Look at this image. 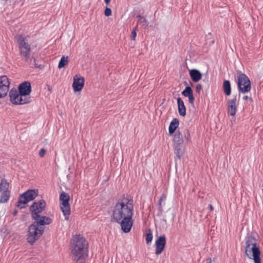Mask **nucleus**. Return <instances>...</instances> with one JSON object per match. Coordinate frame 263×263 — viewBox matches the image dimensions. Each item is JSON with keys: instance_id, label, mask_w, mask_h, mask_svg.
<instances>
[{"instance_id": "nucleus-1", "label": "nucleus", "mask_w": 263, "mask_h": 263, "mask_svg": "<svg viewBox=\"0 0 263 263\" xmlns=\"http://www.w3.org/2000/svg\"><path fill=\"white\" fill-rule=\"evenodd\" d=\"M134 203L129 197H123L115 205L112 211V219L120 224L121 230L128 233L133 225Z\"/></svg>"}, {"instance_id": "nucleus-2", "label": "nucleus", "mask_w": 263, "mask_h": 263, "mask_svg": "<svg viewBox=\"0 0 263 263\" xmlns=\"http://www.w3.org/2000/svg\"><path fill=\"white\" fill-rule=\"evenodd\" d=\"M32 218L35 221L28 228L27 237L28 242L31 245L42 235L44 231V226L51 222V219L47 216L37 215V217L33 216Z\"/></svg>"}, {"instance_id": "nucleus-3", "label": "nucleus", "mask_w": 263, "mask_h": 263, "mask_svg": "<svg viewBox=\"0 0 263 263\" xmlns=\"http://www.w3.org/2000/svg\"><path fill=\"white\" fill-rule=\"evenodd\" d=\"M72 258L76 263H85L87 256V242L80 235L75 236L71 245Z\"/></svg>"}, {"instance_id": "nucleus-4", "label": "nucleus", "mask_w": 263, "mask_h": 263, "mask_svg": "<svg viewBox=\"0 0 263 263\" xmlns=\"http://www.w3.org/2000/svg\"><path fill=\"white\" fill-rule=\"evenodd\" d=\"M244 247L245 254L249 259H253L254 263H261L260 251L254 236L250 235L246 237Z\"/></svg>"}, {"instance_id": "nucleus-5", "label": "nucleus", "mask_w": 263, "mask_h": 263, "mask_svg": "<svg viewBox=\"0 0 263 263\" xmlns=\"http://www.w3.org/2000/svg\"><path fill=\"white\" fill-rule=\"evenodd\" d=\"M15 39L18 44L20 53L25 62H28L30 60L31 46L27 39L22 35H17Z\"/></svg>"}, {"instance_id": "nucleus-6", "label": "nucleus", "mask_w": 263, "mask_h": 263, "mask_svg": "<svg viewBox=\"0 0 263 263\" xmlns=\"http://www.w3.org/2000/svg\"><path fill=\"white\" fill-rule=\"evenodd\" d=\"M11 102L16 105H22L28 103L31 101L29 97H25L15 89H12L9 91Z\"/></svg>"}, {"instance_id": "nucleus-7", "label": "nucleus", "mask_w": 263, "mask_h": 263, "mask_svg": "<svg viewBox=\"0 0 263 263\" xmlns=\"http://www.w3.org/2000/svg\"><path fill=\"white\" fill-rule=\"evenodd\" d=\"M37 190H28L20 195L17 206L20 209L25 207L27 203L34 199L37 196Z\"/></svg>"}, {"instance_id": "nucleus-8", "label": "nucleus", "mask_w": 263, "mask_h": 263, "mask_svg": "<svg viewBox=\"0 0 263 263\" xmlns=\"http://www.w3.org/2000/svg\"><path fill=\"white\" fill-rule=\"evenodd\" d=\"M61 209L65 216V220H68L70 214V208L69 203V196L68 194L63 192L60 194Z\"/></svg>"}, {"instance_id": "nucleus-9", "label": "nucleus", "mask_w": 263, "mask_h": 263, "mask_svg": "<svg viewBox=\"0 0 263 263\" xmlns=\"http://www.w3.org/2000/svg\"><path fill=\"white\" fill-rule=\"evenodd\" d=\"M238 87L239 91L243 93L248 92L251 90V82L246 74L241 73L238 76Z\"/></svg>"}, {"instance_id": "nucleus-10", "label": "nucleus", "mask_w": 263, "mask_h": 263, "mask_svg": "<svg viewBox=\"0 0 263 263\" xmlns=\"http://www.w3.org/2000/svg\"><path fill=\"white\" fill-rule=\"evenodd\" d=\"M46 202L44 200H40L37 202H34L30 207L32 216L37 217V215L41 213L46 207Z\"/></svg>"}, {"instance_id": "nucleus-11", "label": "nucleus", "mask_w": 263, "mask_h": 263, "mask_svg": "<svg viewBox=\"0 0 263 263\" xmlns=\"http://www.w3.org/2000/svg\"><path fill=\"white\" fill-rule=\"evenodd\" d=\"M8 186L9 184L6 181L2 180L0 183V192L2 193L0 198L1 203H6L10 198V194Z\"/></svg>"}, {"instance_id": "nucleus-12", "label": "nucleus", "mask_w": 263, "mask_h": 263, "mask_svg": "<svg viewBox=\"0 0 263 263\" xmlns=\"http://www.w3.org/2000/svg\"><path fill=\"white\" fill-rule=\"evenodd\" d=\"M10 83L6 76H0V99L5 97L9 89Z\"/></svg>"}, {"instance_id": "nucleus-13", "label": "nucleus", "mask_w": 263, "mask_h": 263, "mask_svg": "<svg viewBox=\"0 0 263 263\" xmlns=\"http://www.w3.org/2000/svg\"><path fill=\"white\" fill-rule=\"evenodd\" d=\"M166 237L164 235L158 237L155 241L156 246V251L155 254L156 255H159L164 250L166 245Z\"/></svg>"}, {"instance_id": "nucleus-14", "label": "nucleus", "mask_w": 263, "mask_h": 263, "mask_svg": "<svg viewBox=\"0 0 263 263\" xmlns=\"http://www.w3.org/2000/svg\"><path fill=\"white\" fill-rule=\"evenodd\" d=\"M84 85V78L76 75L73 77L72 87L75 92L81 90Z\"/></svg>"}, {"instance_id": "nucleus-15", "label": "nucleus", "mask_w": 263, "mask_h": 263, "mask_svg": "<svg viewBox=\"0 0 263 263\" xmlns=\"http://www.w3.org/2000/svg\"><path fill=\"white\" fill-rule=\"evenodd\" d=\"M18 91H19L23 96L29 97L28 96L31 91V84L29 82H24L20 84Z\"/></svg>"}, {"instance_id": "nucleus-16", "label": "nucleus", "mask_w": 263, "mask_h": 263, "mask_svg": "<svg viewBox=\"0 0 263 263\" xmlns=\"http://www.w3.org/2000/svg\"><path fill=\"white\" fill-rule=\"evenodd\" d=\"M236 96L228 101V113L231 116H235L236 112Z\"/></svg>"}, {"instance_id": "nucleus-17", "label": "nucleus", "mask_w": 263, "mask_h": 263, "mask_svg": "<svg viewBox=\"0 0 263 263\" xmlns=\"http://www.w3.org/2000/svg\"><path fill=\"white\" fill-rule=\"evenodd\" d=\"M173 148L175 154V160L177 158L180 160L184 153L185 148L184 145H173Z\"/></svg>"}, {"instance_id": "nucleus-18", "label": "nucleus", "mask_w": 263, "mask_h": 263, "mask_svg": "<svg viewBox=\"0 0 263 263\" xmlns=\"http://www.w3.org/2000/svg\"><path fill=\"white\" fill-rule=\"evenodd\" d=\"M182 94L184 97L189 98V101L191 104H194L195 99L193 96V90L190 86L186 87L184 90L182 92Z\"/></svg>"}, {"instance_id": "nucleus-19", "label": "nucleus", "mask_w": 263, "mask_h": 263, "mask_svg": "<svg viewBox=\"0 0 263 263\" xmlns=\"http://www.w3.org/2000/svg\"><path fill=\"white\" fill-rule=\"evenodd\" d=\"M189 73L190 77L194 82H198L201 79L202 74L199 70L193 69L190 70Z\"/></svg>"}, {"instance_id": "nucleus-20", "label": "nucleus", "mask_w": 263, "mask_h": 263, "mask_svg": "<svg viewBox=\"0 0 263 263\" xmlns=\"http://www.w3.org/2000/svg\"><path fill=\"white\" fill-rule=\"evenodd\" d=\"M178 112L180 116L184 117L186 115V108L183 100L180 98L177 99Z\"/></svg>"}, {"instance_id": "nucleus-21", "label": "nucleus", "mask_w": 263, "mask_h": 263, "mask_svg": "<svg viewBox=\"0 0 263 263\" xmlns=\"http://www.w3.org/2000/svg\"><path fill=\"white\" fill-rule=\"evenodd\" d=\"M183 138L182 134L177 131L174 135L173 145H183Z\"/></svg>"}, {"instance_id": "nucleus-22", "label": "nucleus", "mask_w": 263, "mask_h": 263, "mask_svg": "<svg viewBox=\"0 0 263 263\" xmlns=\"http://www.w3.org/2000/svg\"><path fill=\"white\" fill-rule=\"evenodd\" d=\"M179 124V120L177 118H174L172 120L168 128L170 134H172L175 132L177 128L178 127Z\"/></svg>"}, {"instance_id": "nucleus-23", "label": "nucleus", "mask_w": 263, "mask_h": 263, "mask_svg": "<svg viewBox=\"0 0 263 263\" xmlns=\"http://www.w3.org/2000/svg\"><path fill=\"white\" fill-rule=\"evenodd\" d=\"M137 18L138 24L144 28H146L148 27V23L147 20L143 16L139 14L136 17Z\"/></svg>"}, {"instance_id": "nucleus-24", "label": "nucleus", "mask_w": 263, "mask_h": 263, "mask_svg": "<svg viewBox=\"0 0 263 263\" xmlns=\"http://www.w3.org/2000/svg\"><path fill=\"white\" fill-rule=\"evenodd\" d=\"M223 91L226 95L229 96L231 93V84L229 81L225 80L223 83Z\"/></svg>"}, {"instance_id": "nucleus-25", "label": "nucleus", "mask_w": 263, "mask_h": 263, "mask_svg": "<svg viewBox=\"0 0 263 263\" xmlns=\"http://www.w3.org/2000/svg\"><path fill=\"white\" fill-rule=\"evenodd\" d=\"M68 57L67 56L66 57V56L63 55L62 57V58H61V60L59 63V65H58L59 68H62L68 64Z\"/></svg>"}, {"instance_id": "nucleus-26", "label": "nucleus", "mask_w": 263, "mask_h": 263, "mask_svg": "<svg viewBox=\"0 0 263 263\" xmlns=\"http://www.w3.org/2000/svg\"><path fill=\"white\" fill-rule=\"evenodd\" d=\"M153 239V233L152 231L149 230L148 232L147 233L145 240L147 244L151 243Z\"/></svg>"}, {"instance_id": "nucleus-27", "label": "nucleus", "mask_w": 263, "mask_h": 263, "mask_svg": "<svg viewBox=\"0 0 263 263\" xmlns=\"http://www.w3.org/2000/svg\"><path fill=\"white\" fill-rule=\"evenodd\" d=\"M137 30V26L135 27V28L132 30L130 34V40L133 41H135L136 37L137 36L136 31Z\"/></svg>"}, {"instance_id": "nucleus-28", "label": "nucleus", "mask_w": 263, "mask_h": 263, "mask_svg": "<svg viewBox=\"0 0 263 263\" xmlns=\"http://www.w3.org/2000/svg\"><path fill=\"white\" fill-rule=\"evenodd\" d=\"M166 199V195L165 194H162L158 202V204L160 208L162 207V202L165 201Z\"/></svg>"}, {"instance_id": "nucleus-29", "label": "nucleus", "mask_w": 263, "mask_h": 263, "mask_svg": "<svg viewBox=\"0 0 263 263\" xmlns=\"http://www.w3.org/2000/svg\"><path fill=\"white\" fill-rule=\"evenodd\" d=\"M104 14L106 16H109L111 15V10L110 8L106 7L104 11Z\"/></svg>"}, {"instance_id": "nucleus-30", "label": "nucleus", "mask_w": 263, "mask_h": 263, "mask_svg": "<svg viewBox=\"0 0 263 263\" xmlns=\"http://www.w3.org/2000/svg\"><path fill=\"white\" fill-rule=\"evenodd\" d=\"M46 153V151L45 148H42L40 149L39 152V156L43 158L44 157L45 154Z\"/></svg>"}, {"instance_id": "nucleus-31", "label": "nucleus", "mask_w": 263, "mask_h": 263, "mask_svg": "<svg viewBox=\"0 0 263 263\" xmlns=\"http://www.w3.org/2000/svg\"><path fill=\"white\" fill-rule=\"evenodd\" d=\"M201 89H202V86H201V85L200 84H197L196 86V89H195L197 93H199Z\"/></svg>"}, {"instance_id": "nucleus-32", "label": "nucleus", "mask_w": 263, "mask_h": 263, "mask_svg": "<svg viewBox=\"0 0 263 263\" xmlns=\"http://www.w3.org/2000/svg\"><path fill=\"white\" fill-rule=\"evenodd\" d=\"M212 260L211 258H208L206 260V263H212Z\"/></svg>"}, {"instance_id": "nucleus-33", "label": "nucleus", "mask_w": 263, "mask_h": 263, "mask_svg": "<svg viewBox=\"0 0 263 263\" xmlns=\"http://www.w3.org/2000/svg\"><path fill=\"white\" fill-rule=\"evenodd\" d=\"M104 1H105V4H106V5L108 6L110 3V0H104Z\"/></svg>"}, {"instance_id": "nucleus-34", "label": "nucleus", "mask_w": 263, "mask_h": 263, "mask_svg": "<svg viewBox=\"0 0 263 263\" xmlns=\"http://www.w3.org/2000/svg\"><path fill=\"white\" fill-rule=\"evenodd\" d=\"M189 137H190V135H189V134H188V135H187V136H185V139H186V140L187 141H188V140H189Z\"/></svg>"}, {"instance_id": "nucleus-35", "label": "nucleus", "mask_w": 263, "mask_h": 263, "mask_svg": "<svg viewBox=\"0 0 263 263\" xmlns=\"http://www.w3.org/2000/svg\"><path fill=\"white\" fill-rule=\"evenodd\" d=\"M248 99V97L247 96H244L243 97V99L244 100H247Z\"/></svg>"}, {"instance_id": "nucleus-36", "label": "nucleus", "mask_w": 263, "mask_h": 263, "mask_svg": "<svg viewBox=\"0 0 263 263\" xmlns=\"http://www.w3.org/2000/svg\"><path fill=\"white\" fill-rule=\"evenodd\" d=\"M209 209H210L211 210H213V206H212V205L211 204H210V205H209Z\"/></svg>"}]
</instances>
